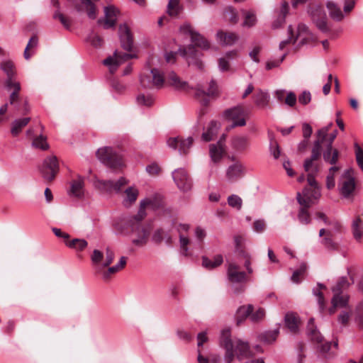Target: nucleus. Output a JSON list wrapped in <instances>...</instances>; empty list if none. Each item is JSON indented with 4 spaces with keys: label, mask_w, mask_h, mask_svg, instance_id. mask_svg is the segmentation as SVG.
Instances as JSON below:
<instances>
[{
    "label": "nucleus",
    "mask_w": 363,
    "mask_h": 363,
    "mask_svg": "<svg viewBox=\"0 0 363 363\" xmlns=\"http://www.w3.org/2000/svg\"><path fill=\"white\" fill-rule=\"evenodd\" d=\"M308 3L307 13L314 25L318 27V4L312 0H291V6L294 9L297 8L298 5Z\"/></svg>",
    "instance_id": "22"
},
{
    "label": "nucleus",
    "mask_w": 363,
    "mask_h": 363,
    "mask_svg": "<svg viewBox=\"0 0 363 363\" xmlns=\"http://www.w3.org/2000/svg\"><path fill=\"white\" fill-rule=\"evenodd\" d=\"M352 231L354 238L357 241H360L363 235V221L359 216L352 221Z\"/></svg>",
    "instance_id": "39"
},
{
    "label": "nucleus",
    "mask_w": 363,
    "mask_h": 363,
    "mask_svg": "<svg viewBox=\"0 0 363 363\" xmlns=\"http://www.w3.org/2000/svg\"><path fill=\"white\" fill-rule=\"evenodd\" d=\"M223 257L221 255H216L213 260L210 259L206 256H202V266L206 269L211 270L222 264Z\"/></svg>",
    "instance_id": "36"
},
{
    "label": "nucleus",
    "mask_w": 363,
    "mask_h": 363,
    "mask_svg": "<svg viewBox=\"0 0 363 363\" xmlns=\"http://www.w3.org/2000/svg\"><path fill=\"white\" fill-rule=\"evenodd\" d=\"M355 186V181L354 177L350 175V171L349 169L345 171L339 184V190L342 196L346 199L351 197L353 195Z\"/></svg>",
    "instance_id": "14"
},
{
    "label": "nucleus",
    "mask_w": 363,
    "mask_h": 363,
    "mask_svg": "<svg viewBox=\"0 0 363 363\" xmlns=\"http://www.w3.org/2000/svg\"><path fill=\"white\" fill-rule=\"evenodd\" d=\"M288 32V38L286 40H284L279 43V49L283 50L287 45L292 43L295 44L298 39H296L294 34V30L291 25H289L287 29Z\"/></svg>",
    "instance_id": "47"
},
{
    "label": "nucleus",
    "mask_w": 363,
    "mask_h": 363,
    "mask_svg": "<svg viewBox=\"0 0 363 363\" xmlns=\"http://www.w3.org/2000/svg\"><path fill=\"white\" fill-rule=\"evenodd\" d=\"M224 17L232 23H236L238 21V12L233 6H228L225 9Z\"/></svg>",
    "instance_id": "48"
},
{
    "label": "nucleus",
    "mask_w": 363,
    "mask_h": 363,
    "mask_svg": "<svg viewBox=\"0 0 363 363\" xmlns=\"http://www.w3.org/2000/svg\"><path fill=\"white\" fill-rule=\"evenodd\" d=\"M65 245L69 248L81 252L88 246V242L84 239L74 238L72 240L66 241Z\"/></svg>",
    "instance_id": "42"
},
{
    "label": "nucleus",
    "mask_w": 363,
    "mask_h": 363,
    "mask_svg": "<svg viewBox=\"0 0 363 363\" xmlns=\"http://www.w3.org/2000/svg\"><path fill=\"white\" fill-rule=\"evenodd\" d=\"M255 105L259 108H266L269 102L270 96L267 91L258 89L253 96Z\"/></svg>",
    "instance_id": "32"
},
{
    "label": "nucleus",
    "mask_w": 363,
    "mask_h": 363,
    "mask_svg": "<svg viewBox=\"0 0 363 363\" xmlns=\"http://www.w3.org/2000/svg\"><path fill=\"white\" fill-rule=\"evenodd\" d=\"M30 118H23L14 120L11 123V133L16 137L22 131V129L30 122Z\"/></svg>",
    "instance_id": "38"
},
{
    "label": "nucleus",
    "mask_w": 363,
    "mask_h": 363,
    "mask_svg": "<svg viewBox=\"0 0 363 363\" xmlns=\"http://www.w3.org/2000/svg\"><path fill=\"white\" fill-rule=\"evenodd\" d=\"M136 101L140 106H151L154 103V99L150 95L140 94L136 98Z\"/></svg>",
    "instance_id": "51"
},
{
    "label": "nucleus",
    "mask_w": 363,
    "mask_h": 363,
    "mask_svg": "<svg viewBox=\"0 0 363 363\" xmlns=\"http://www.w3.org/2000/svg\"><path fill=\"white\" fill-rule=\"evenodd\" d=\"M179 242H180V247H181V254L183 256L187 257L189 256V248L188 245L189 243V240L188 238L184 237L182 235H179Z\"/></svg>",
    "instance_id": "57"
},
{
    "label": "nucleus",
    "mask_w": 363,
    "mask_h": 363,
    "mask_svg": "<svg viewBox=\"0 0 363 363\" xmlns=\"http://www.w3.org/2000/svg\"><path fill=\"white\" fill-rule=\"evenodd\" d=\"M356 161L359 168L363 171V150L358 143H354Z\"/></svg>",
    "instance_id": "56"
},
{
    "label": "nucleus",
    "mask_w": 363,
    "mask_h": 363,
    "mask_svg": "<svg viewBox=\"0 0 363 363\" xmlns=\"http://www.w3.org/2000/svg\"><path fill=\"white\" fill-rule=\"evenodd\" d=\"M126 197L123 200V204L125 206L128 204L133 203L138 198V190L136 189H134L133 187H128L125 191Z\"/></svg>",
    "instance_id": "44"
},
{
    "label": "nucleus",
    "mask_w": 363,
    "mask_h": 363,
    "mask_svg": "<svg viewBox=\"0 0 363 363\" xmlns=\"http://www.w3.org/2000/svg\"><path fill=\"white\" fill-rule=\"evenodd\" d=\"M337 167H331L329 169V174L327 177V187L330 189L335 186L334 173L338 170Z\"/></svg>",
    "instance_id": "58"
},
{
    "label": "nucleus",
    "mask_w": 363,
    "mask_h": 363,
    "mask_svg": "<svg viewBox=\"0 0 363 363\" xmlns=\"http://www.w3.org/2000/svg\"><path fill=\"white\" fill-rule=\"evenodd\" d=\"M319 220L325 225V228L319 230V243L321 247L328 252L335 251L338 249L339 244L336 241L335 234L340 231V224L335 220H328L327 216L319 212Z\"/></svg>",
    "instance_id": "6"
},
{
    "label": "nucleus",
    "mask_w": 363,
    "mask_h": 363,
    "mask_svg": "<svg viewBox=\"0 0 363 363\" xmlns=\"http://www.w3.org/2000/svg\"><path fill=\"white\" fill-rule=\"evenodd\" d=\"M245 15V20L242 23V26L251 28L254 26L257 23V17L256 15L252 11H242Z\"/></svg>",
    "instance_id": "49"
},
{
    "label": "nucleus",
    "mask_w": 363,
    "mask_h": 363,
    "mask_svg": "<svg viewBox=\"0 0 363 363\" xmlns=\"http://www.w3.org/2000/svg\"><path fill=\"white\" fill-rule=\"evenodd\" d=\"M254 307L252 304L240 306L235 314L236 325H240L247 319V318H250V314L252 313Z\"/></svg>",
    "instance_id": "27"
},
{
    "label": "nucleus",
    "mask_w": 363,
    "mask_h": 363,
    "mask_svg": "<svg viewBox=\"0 0 363 363\" xmlns=\"http://www.w3.org/2000/svg\"><path fill=\"white\" fill-rule=\"evenodd\" d=\"M227 279L232 284H245L248 281L247 273L240 270V266L235 262H230L227 265Z\"/></svg>",
    "instance_id": "11"
},
{
    "label": "nucleus",
    "mask_w": 363,
    "mask_h": 363,
    "mask_svg": "<svg viewBox=\"0 0 363 363\" xmlns=\"http://www.w3.org/2000/svg\"><path fill=\"white\" fill-rule=\"evenodd\" d=\"M179 0H169L167 4V13L171 16H177L179 13Z\"/></svg>",
    "instance_id": "52"
},
{
    "label": "nucleus",
    "mask_w": 363,
    "mask_h": 363,
    "mask_svg": "<svg viewBox=\"0 0 363 363\" xmlns=\"http://www.w3.org/2000/svg\"><path fill=\"white\" fill-rule=\"evenodd\" d=\"M265 221L263 219L255 220L253 223V230L257 233H262L265 230Z\"/></svg>",
    "instance_id": "64"
},
{
    "label": "nucleus",
    "mask_w": 363,
    "mask_h": 363,
    "mask_svg": "<svg viewBox=\"0 0 363 363\" xmlns=\"http://www.w3.org/2000/svg\"><path fill=\"white\" fill-rule=\"evenodd\" d=\"M244 175V167L240 162H235L230 165L226 170L227 179L233 182Z\"/></svg>",
    "instance_id": "24"
},
{
    "label": "nucleus",
    "mask_w": 363,
    "mask_h": 363,
    "mask_svg": "<svg viewBox=\"0 0 363 363\" xmlns=\"http://www.w3.org/2000/svg\"><path fill=\"white\" fill-rule=\"evenodd\" d=\"M310 34L308 28L303 23H299L297 27V34L295 36L296 39H301L298 44H304L307 35Z\"/></svg>",
    "instance_id": "45"
},
{
    "label": "nucleus",
    "mask_w": 363,
    "mask_h": 363,
    "mask_svg": "<svg viewBox=\"0 0 363 363\" xmlns=\"http://www.w3.org/2000/svg\"><path fill=\"white\" fill-rule=\"evenodd\" d=\"M223 117L228 121H232L231 128L242 127L246 125L245 111L241 106H235L225 109Z\"/></svg>",
    "instance_id": "9"
},
{
    "label": "nucleus",
    "mask_w": 363,
    "mask_h": 363,
    "mask_svg": "<svg viewBox=\"0 0 363 363\" xmlns=\"http://www.w3.org/2000/svg\"><path fill=\"white\" fill-rule=\"evenodd\" d=\"M118 13V9L113 6H108L104 8L105 19L99 18L98 24H104V29L113 28L116 23V16Z\"/></svg>",
    "instance_id": "20"
},
{
    "label": "nucleus",
    "mask_w": 363,
    "mask_h": 363,
    "mask_svg": "<svg viewBox=\"0 0 363 363\" xmlns=\"http://www.w3.org/2000/svg\"><path fill=\"white\" fill-rule=\"evenodd\" d=\"M14 68V64L11 60L3 61L0 63V69L6 75V78L4 81V84L10 86L12 82H16L15 79L16 73Z\"/></svg>",
    "instance_id": "23"
},
{
    "label": "nucleus",
    "mask_w": 363,
    "mask_h": 363,
    "mask_svg": "<svg viewBox=\"0 0 363 363\" xmlns=\"http://www.w3.org/2000/svg\"><path fill=\"white\" fill-rule=\"evenodd\" d=\"M194 142L192 137H189L185 140H182L179 138H170L167 140V143L169 147L176 150L178 147V151L180 155H186L188 154L190 147Z\"/></svg>",
    "instance_id": "17"
},
{
    "label": "nucleus",
    "mask_w": 363,
    "mask_h": 363,
    "mask_svg": "<svg viewBox=\"0 0 363 363\" xmlns=\"http://www.w3.org/2000/svg\"><path fill=\"white\" fill-rule=\"evenodd\" d=\"M250 138L247 135H236L232 139V147L237 151H245L250 147Z\"/></svg>",
    "instance_id": "30"
},
{
    "label": "nucleus",
    "mask_w": 363,
    "mask_h": 363,
    "mask_svg": "<svg viewBox=\"0 0 363 363\" xmlns=\"http://www.w3.org/2000/svg\"><path fill=\"white\" fill-rule=\"evenodd\" d=\"M269 151H270L271 155L273 156V157L275 160H277L280 157V155H281L280 147L276 141L270 143Z\"/></svg>",
    "instance_id": "63"
},
{
    "label": "nucleus",
    "mask_w": 363,
    "mask_h": 363,
    "mask_svg": "<svg viewBox=\"0 0 363 363\" xmlns=\"http://www.w3.org/2000/svg\"><path fill=\"white\" fill-rule=\"evenodd\" d=\"M306 334L307 337L315 344L318 343L317 326L315 323V318H311L307 323Z\"/></svg>",
    "instance_id": "40"
},
{
    "label": "nucleus",
    "mask_w": 363,
    "mask_h": 363,
    "mask_svg": "<svg viewBox=\"0 0 363 363\" xmlns=\"http://www.w3.org/2000/svg\"><path fill=\"white\" fill-rule=\"evenodd\" d=\"M179 30L183 34L190 36L192 44L186 48H179L178 52L181 56L186 58L189 66L192 65L202 70L204 67L201 60L203 54L196 50V47L204 50H208L210 48L208 42L198 31L194 30L189 23L186 22L181 25Z\"/></svg>",
    "instance_id": "2"
},
{
    "label": "nucleus",
    "mask_w": 363,
    "mask_h": 363,
    "mask_svg": "<svg viewBox=\"0 0 363 363\" xmlns=\"http://www.w3.org/2000/svg\"><path fill=\"white\" fill-rule=\"evenodd\" d=\"M234 351L238 360L247 357L250 355V346L247 342L238 340L234 346Z\"/></svg>",
    "instance_id": "31"
},
{
    "label": "nucleus",
    "mask_w": 363,
    "mask_h": 363,
    "mask_svg": "<svg viewBox=\"0 0 363 363\" xmlns=\"http://www.w3.org/2000/svg\"><path fill=\"white\" fill-rule=\"evenodd\" d=\"M224 153L223 147L220 142H217L216 144H211L209 145V154L211 160L217 163L223 157Z\"/></svg>",
    "instance_id": "34"
},
{
    "label": "nucleus",
    "mask_w": 363,
    "mask_h": 363,
    "mask_svg": "<svg viewBox=\"0 0 363 363\" xmlns=\"http://www.w3.org/2000/svg\"><path fill=\"white\" fill-rule=\"evenodd\" d=\"M52 18L54 19H58L65 29H67V30L71 29L70 21L67 18H66L64 16V14L60 12V11H55L53 14Z\"/></svg>",
    "instance_id": "54"
},
{
    "label": "nucleus",
    "mask_w": 363,
    "mask_h": 363,
    "mask_svg": "<svg viewBox=\"0 0 363 363\" xmlns=\"http://www.w3.org/2000/svg\"><path fill=\"white\" fill-rule=\"evenodd\" d=\"M165 233L162 228L155 230L152 236V240L157 244L161 243L164 240Z\"/></svg>",
    "instance_id": "59"
},
{
    "label": "nucleus",
    "mask_w": 363,
    "mask_h": 363,
    "mask_svg": "<svg viewBox=\"0 0 363 363\" xmlns=\"http://www.w3.org/2000/svg\"><path fill=\"white\" fill-rule=\"evenodd\" d=\"M172 178L177 187L183 191H188L192 187V181L184 168H178L172 172Z\"/></svg>",
    "instance_id": "15"
},
{
    "label": "nucleus",
    "mask_w": 363,
    "mask_h": 363,
    "mask_svg": "<svg viewBox=\"0 0 363 363\" xmlns=\"http://www.w3.org/2000/svg\"><path fill=\"white\" fill-rule=\"evenodd\" d=\"M265 315V311L262 308H259L255 312L250 314V320L252 322H257L264 318Z\"/></svg>",
    "instance_id": "62"
},
{
    "label": "nucleus",
    "mask_w": 363,
    "mask_h": 363,
    "mask_svg": "<svg viewBox=\"0 0 363 363\" xmlns=\"http://www.w3.org/2000/svg\"><path fill=\"white\" fill-rule=\"evenodd\" d=\"M333 123L330 122L326 126L319 129V157L322 151L323 159L330 164H335L339 157V152L332 147L333 143L337 135V130L334 128Z\"/></svg>",
    "instance_id": "4"
},
{
    "label": "nucleus",
    "mask_w": 363,
    "mask_h": 363,
    "mask_svg": "<svg viewBox=\"0 0 363 363\" xmlns=\"http://www.w3.org/2000/svg\"><path fill=\"white\" fill-rule=\"evenodd\" d=\"M315 135L318 136V133ZM316 160H318V138L313 141L311 157L306 159L303 163L304 170L308 172V185L301 192H297L296 197L300 206L298 219L301 224L304 225L311 223L313 208L318 202V182L316 181L318 164L314 163Z\"/></svg>",
    "instance_id": "1"
},
{
    "label": "nucleus",
    "mask_w": 363,
    "mask_h": 363,
    "mask_svg": "<svg viewBox=\"0 0 363 363\" xmlns=\"http://www.w3.org/2000/svg\"><path fill=\"white\" fill-rule=\"evenodd\" d=\"M219 342L220 347L225 350L234 347V344L231 339V331L230 328H225L221 330Z\"/></svg>",
    "instance_id": "37"
},
{
    "label": "nucleus",
    "mask_w": 363,
    "mask_h": 363,
    "mask_svg": "<svg viewBox=\"0 0 363 363\" xmlns=\"http://www.w3.org/2000/svg\"><path fill=\"white\" fill-rule=\"evenodd\" d=\"M150 73L152 77V84L156 86H162L164 83V77L157 68L151 69Z\"/></svg>",
    "instance_id": "55"
},
{
    "label": "nucleus",
    "mask_w": 363,
    "mask_h": 363,
    "mask_svg": "<svg viewBox=\"0 0 363 363\" xmlns=\"http://www.w3.org/2000/svg\"><path fill=\"white\" fill-rule=\"evenodd\" d=\"M350 285L347 278L342 277L339 279L335 286L333 287L334 296L332 298V306L329 308L330 314H333L335 311V308L346 307L348 303L349 296L347 295H342L344 290L347 289Z\"/></svg>",
    "instance_id": "8"
},
{
    "label": "nucleus",
    "mask_w": 363,
    "mask_h": 363,
    "mask_svg": "<svg viewBox=\"0 0 363 363\" xmlns=\"http://www.w3.org/2000/svg\"><path fill=\"white\" fill-rule=\"evenodd\" d=\"M307 268V264L305 262H302L299 267L294 271L291 277V281L297 284H300L301 282V277L306 273Z\"/></svg>",
    "instance_id": "43"
},
{
    "label": "nucleus",
    "mask_w": 363,
    "mask_h": 363,
    "mask_svg": "<svg viewBox=\"0 0 363 363\" xmlns=\"http://www.w3.org/2000/svg\"><path fill=\"white\" fill-rule=\"evenodd\" d=\"M32 146L42 150H46L49 148V145L47 143V138L42 134L33 139Z\"/></svg>",
    "instance_id": "46"
},
{
    "label": "nucleus",
    "mask_w": 363,
    "mask_h": 363,
    "mask_svg": "<svg viewBox=\"0 0 363 363\" xmlns=\"http://www.w3.org/2000/svg\"><path fill=\"white\" fill-rule=\"evenodd\" d=\"M96 155L99 160L110 169H118L123 165L121 150L115 147L110 146L100 147Z\"/></svg>",
    "instance_id": "7"
},
{
    "label": "nucleus",
    "mask_w": 363,
    "mask_h": 363,
    "mask_svg": "<svg viewBox=\"0 0 363 363\" xmlns=\"http://www.w3.org/2000/svg\"><path fill=\"white\" fill-rule=\"evenodd\" d=\"M289 3L286 1H283L279 11L277 18L272 23V27L273 29L279 28L285 23L286 17L289 13Z\"/></svg>",
    "instance_id": "29"
},
{
    "label": "nucleus",
    "mask_w": 363,
    "mask_h": 363,
    "mask_svg": "<svg viewBox=\"0 0 363 363\" xmlns=\"http://www.w3.org/2000/svg\"><path fill=\"white\" fill-rule=\"evenodd\" d=\"M118 37L121 47L128 52L131 51L133 47V36L126 23L119 25Z\"/></svg>",
    "instance_id": "16"
},
{
    "label": "nucleus",
    "mask_w": 363,
    "mask_h": 363,
    "mask_svg": "<svg viewBox=\"0 0 363 363\" xmlns=\"http://www.w3.org/2000/svg\"><path fill=\"white\" fill-rule=\"evenodd\" d=\"M219 128V123L216 121H211L207 127L206 131L202 133V140L205 142H209L213 140Z\"/></svg>",
    "instance_id": "35"
},
{
    "label": "nucleus",
    "mask_w": 363,
    "mask_h": 363,
    "mask_svg": "<svg viewBox=\"0 0 363 363\" xmlns=\"http://www.w3.org/2000/svg\"><path fill=\"white\" fill-rule=\"evenodd\" d=\"M279 333V329L267 331L261 335L260 338L264 342L272 343L276 340Z\"/></svg>",
    "instance_id": "50"
},
{
    "label": "nucleus",
    "mask_w": 363,
    "mask_h": 363,
    "mask_svg": "<svg viewBox=\"0 0 363 363\" xmlns=\"http://www.w3.org/2000/svg\"><path fill=\"white\" fill-rule=\"evenodd\" d=\"M135 57H137V55L135 54L122 52L118 50H115L113 52V56H109L104 59L103 60V64L108 67L110 72L111 73H113L116 71L118 66L121 63L130 59Z\"/></svg>",
    "instance_id": "12"
},
{
    "label": "nucleus",
    "mask_w": 363,
    "mask_h": 363,
    "mask_svg": "<svg viewBox=\"0 0 363 363\" xmlns=\"http://www.w3.org/2000/svg\"><path fill=\"white\" fill-rule=\"evenodd\" d=\"M144 215L145 213L140 208L137 215L121 216L115 219L113 226L119 234L135 233L138 238L132 240L133 244L136 246H143L147 243L150 233L149 228L141 223Z\"/></svg>",
    "instance_id": "3"
},
{
    "label": "nucleus",
    "mask_w": 363,
    "mask_h": 363,
    "mask_svg": "<svg viewBox=\"0 0 363 363\" xmlns=\"http://www.w3.org/2000/svg\"><path fill=\"white\" fill-rule=\"evenodd\" d=\"M128 182V181L125 177H121L116 182L113 180L96 179L94 182V186L96 188L108 193L112 191L119 193L121 188L127 184Z\"/></svg>",
    "instance_id": "13"
},
{
    "label": "nucleus",
    "mask_w": 363,
    "mask_h": 363,
    "mask_svg": "<svg viewBox=\"0 0 363 363\" xmlns=\"http://www.w3.org/2000/svg\"><path fill=\"white\" fill-rule=\"evenodd\" d=\"M228 203L230 206L240 210L242 205V199L235 194H232L228 198Z\"/></svg>",
    "instance_id": "53"
},
{
    "label": "nucleus",
    "mask_w": 363,
    "mask_h": 363,
    "mask_svg": "<svg viewBox=\"0 0 363 363\" xmlns=\"http://www.w3.org/2000/svg\"><path fill=\"white\" fill-rule=\"evenodd\" d=\"M326 8L330 18L335 22H341L344 20L345 15L340 7L334 1H328Z\"/></svg>",
    "instance_id": "26"
},
{
    "label": "nucleus",
    "mask_w": 363,
    "mask_h": 363,
    "mask_svg": "<svg viewBox=\"0 0 363 363\" xmlns=\"http://www.w3.org/2000/svg\"><path fill=\"white\" fill-rule=\"evenodd\" d=\"M319 31L325 34L329 39H335L342 29L340 26H335L332 21L324 19L319 21Z\"/></svg>",
    "instance_id": "18"
},
{
    "label": "nucleus",
    "mask_w": 363,
    "mask_h": 363,
    "mask_svg": "<svg viewBox=\"0 0 363 363\" xmlns=\"http://www.w3.org/2000/svg\"><path fill=\"white\" fill-rule=\"evenodd\" d=\"M88 40L95 48H100L103 44V39L97 34H91L88 37Z\"/></svg>",
    "instance_id": "61"
},
{
    "label": "nucleus",
    "mask_w": 363,
    "mask_h": 363,
    "mask_svg": "<svg viewBox=\"0 0 363 363\" xmlns=\"http://www.w3.org/2000/svg\"><path fill=\"white\" fill-rule=\"evenodd\" d=\"M58 171L59 163L56 156H49L44 160L40 168V172L44 179L49 182L53 180Z\"/></svg>",
    "instance_id": "10"
},
{
    "label": "nucleus",
    "mask_w": 363,
    "mask_h": 363,
    "mask_svg": "<svg viewBox=\"0 0 363 363\" xmlns=\"http://www.w3.org/2000/svg\"><path fill=\"white\" fill-rule=\"evenodd\" d=\"M7 91H11L9 96V104L13 105L16 110H21V102L19 92L21 89V84L19 82H12L10 86L4 84Z\"/></svg>",
    "instance_id": "21"
},
{
    "label": "nucleus",
    "mask_w": 363,
    "mask_h": 363,
    "mask_svg": "<svg viewBox=\"0 0 363 363\" xmlns=\"http://www.w3.org/2000/svg\"><path fill=\"white\" fill-rule=\"evenodd\" d=\"M84 178L79 176L77 179L72 181L70 189L68 191L69 195L76 198H82L84 196Z\"/></svg>",
    "instance_id": "28"
},
{
    "label": "nucleus",
    "mask_w": 363,
    "mask_h": 363,
    "mask_svg": "<svg viewBox=\"0 0 363 363\" xmlns=\"http://www.w3.org/2000/svg\"><path fill=\"white\" fill-rule=\"evenodd\" d=\"M284 324L292 333H297L299 331L300 318L296 313L289 311L285 314Z\"/></svg>",
    "instance_id": "25"
},
{
    "label": "nucleus",
    "mask_w": 363,
    "mask_h": 363,
    "mask_svg": "<svg viewBox=\"0 0 363 363\" xmlns=\"http://www.w3.org/2000/svg\"><path fill=\"white\" fill-rule=\"evenodd\" d=\"M38 44V38L36 35H33L28 40V43L24 50L23 56L26 60L30 59L34 54L33 50L36 48Z\"/></svg>",
    "instance_id": "41"
},
{
    "label": "nucleus",
    "mask_w": 363,
    "mask_h": 363,
    "mask_svg": "<svg viewBox=\"0 0 363 363\" xmlns=\"http://www.w3.org/2000/svg\"><path fill=\"white\" fill-rule=\"evenodd\" d=\"M198 362L199 363H219L220 357L218 355H213L210 358H206L199 351Z\"/></svg>",
    "instance_id": "60"
},
{
    "label": "nucleus",
    "mask_w": 363,
    "mask_h": 363,
    "mask_svg": "<svg viewBox=\"0 0 363 363\" xmlns=\"http://www.w3.org/2000/svg\"><path fill=\"white\" fill-rule=\"evenodd\" d=\"M217 40L223 45H231L238 40V36L233 33L219 30L216 33Z\"/></svg>",
    "instance_id": "33"
},
{
    "label": "nucleus",
    "mask_w": 363,
    "mask_h": 363,
    "mask_svg": "<svg viewBox=\"0 0 363 363\" xmlns=\"http://www.w3.org/2000/svg\"><path fill=\"white\" fill-rule=\"evenodd\" d=\"M168 80L169 84L178 90H187L190 89L188 83L185 81H182L174 72L169 73ZM191 89H195V97L199 99L200 104L203 106H208L210 102L208 97L218 95V86L214 79L210 81L207 91H204L202 86L199 84L195 88L191 87Z\"/></svg>",
    "instance_id": "5"
},
{
    "label": "nucleus",
    "mask_w": 363,
    "mask_h": 363,
    "mask_svg": "<svg viewBox=\"0 0 363 363\" xmlns=\"http://www.w3.org/2000/svg\"><path fill=\"white\" fill-rule=\"evenodd\" d=\"M319 354L323 355L326 359L333 358L335 354L336 350L337 349V341L328 342L324 341V338L319 333Z\"/></svg>",
    "instance_id": "19"
}]
</instances>
